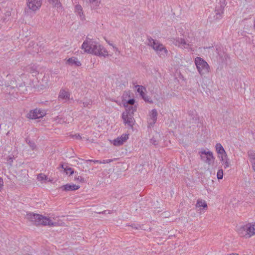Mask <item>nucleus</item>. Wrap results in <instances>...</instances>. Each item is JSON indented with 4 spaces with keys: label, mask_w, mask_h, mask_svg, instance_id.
I'll use <instances>...</instances> for the list:
<instances>
[{
    "label": "nucleus",
    "mask_w": 255,
    "mask_h": 255,
    "mask_svg": "<svg viewBox=\"0 0 255 255\" xmlns=\"http://www.w3.org/2000/svg\"><path fill=\"white\" fill-rule=\"evenodd\" d=\"M85 52L95 55L105 57L108 55V51L99 43L89 39L85 41L82 45Z\"/></svg>",
    "instance_id": "obj_1"
},
{
    "label": "nucleus",
    "mask_w": 255,
    "mask_h": 255,
    "mask_svg": "<svg viewBox=\"0 0 255 255\" xmlns=\"http://www.w3.org/2000/svg\"><path fill=\"white\" fill-rule=\"evenodd\" d=\"M26 218L31 222L32 224L36 226L43 225L53 226H55L56 224V223H54L49 218L33 213L27 214Z\"/></svg>",
    "instance_id": "obj_2"
},
{
    "label": "nucleus",
    "mask_w": 255,
    "mask_h": 255,
    "mask_svg": "<svg viewBox=\"0 0 255 255\" xmlns=\"http://www.w3.org/2000/svg\"><path fill=\"white\" fill-rule=\"evenodd\" d=\"M147 45L151 46L160 57H165L168 54V50L162 44L151 37L147 38Z\"/></svg>",
    "instance_id": "obj_3"
},
{
    "label": "nucleus",
    "mask_w": 255,
    "mask_h": 255,
    "mask_svg": "<svg viewBox=\"0 0 255 255\" xmlns=\"http://www.w3.org/2000/svg\"><path fill=\"white\" fill-rule=\"evenodd\" d=\"M238 234L241 237L249 238L255 235V223H249L237 229Z\"/></svg>",
    "instance_id": "obj_4"
},
{
    "label": "nucleus",
    "mask_w": 255,
    "mask_h": 255,
    "mask_svg": "<svg viewBox=\"0 0 255 255\" xmlns=\"http://www.w3.org/2000/svg\"><path fill=\"white\" fill-rule=\"evenodd\" d=\"M135 111L136 108L131 106V109L129 108L122 114V118L125 124L130 127H132L134 125L135 121L133 117V115Z\"/></svg>",
    "instance_id": "obj_5"
},
{
    "label": "nucleus",
    "mask_w": 255,
    "mask_h": 255,
    "mask_svg": "<svg viewBox=\"0 0 255 255\" xmlns=\"http://www.w3.org/2000/svg\"><path fill=\"white\" fill-rule=\"evenodd\" d=\"M195 63L198 72L201 75H205L209 72V66L208 63L200 57L195 58Z\"/></svg>",
    "instance_id": "obj_6"
},
{
    "label": "nucleus",
    "mask_w": 255,
    "mask_h": 255,
    "mask_svg": "<svg viewBox=\"0 0 255 255\" xmlns=\"http://www.w3.org/2000/svg\"><path fill=\"white\" fill-rule=\"evenodd\" d=\"M200 153L201 158L204 162L208 165H211L213 163L215 158L211 151L202 150Z\"/></svg>",
    "instance_id": "obj_7"
},
{
    "label": "nucleus",
    "mask_w": 255,
    "mask_h": 255,
    "mask_svg": "<svg viewBox=\"0 0 255 255\" xmlns=\"http://www.w3.org/2000/svg\"><path fill=\"white\" fill-rule=\"evenodd\" d=\"M172 43L182 49H190L191 45L187 43L185 40L182 38H173Z\"/></svg>",
    "instance_id": "obj_8"
},
{
    "label": "nucleus",
    "mask_w": 255,
    "mask_h": 255,
    "mask_svg": "<svg viewBox=\"0 0 255 255\" xmlns=\"http://www.w3.org/2000/svg\"><path fill=\"white\" fill-rule=\"evenodd\" d=\"M45 115L44 110L36 109L33 111H31L27 114V117L31 119H39L43 117Z\"/></svg>",
    "instance_id": "obj_9"
},
{
    "label": "nucleus",
    "mask_w": 255,
    "mask_h": 255,
    "mask_svg": "<svg viewBox=\"0 0 255 255\" xmlns=\"http://www.w3.org/2000/svg\"><path fill=\"white\" fill-rule=\"evenodd\" d=\"M42 0H28L27 6L30 10L35 11L41 5Z\"/></svg>",
    "instance_id": "obj_10"
},
{
    "label": "nucleus",
    "mask_w": 255,
    "mask_h": 255,
    "mask_svg": "<svg viewBox=\"0 0 255 255\" xmlns=\"http://www.w3.org/2000/svg\"><path fill=\"white\" fill-rule=\"evenodd\" d=\"M11 89H14V91H16V92H19L20 93H24L27 91L26 88L24 83H21L19 84L18 87L16 86L15 87L8 85L7 87V90L10 91Z\"/></svg>",
    "instance_id": "obj_11"
},
{
    "label": "nucleus",
    "mask_w": 255,
    "mask_h": 255,
    "mask_svg": "<svg viewBox=\"0 0 255 255\" xmlns=\"http://www.w3.org/2000/svg\"><path fill=\"white\" fill-rule=\"evenodd\" d=\"M157 117V112L156 110L153 109L151 111V114L150 115V117L148 121L149 127H151L153 126V125L155 124L156 122Z\"/></svg>",
    "instance_id": "obj_12"
},
{
    "label": "nucleus",
    "mask_w": 255,
    "mask_h": 255,
    "mask_svg": "<svg viewBox=\"0 0 255 255\" xmlns=\"http://www.w3.org/2000/svg\"><path fill=\"white\" fill-rule=\"evenodd\" d=\"M128 138V134H124L113 140V144L115 146L122 145Z\"/></svg>",
    "instance_id": "obj_13"
},
{
    "label": "nucleus",
    "mask_w": 255,
    "mask_h": 255,
    "mask_svg": "<svg viewBox=\"0 0 255 255\" xmlns=\"http://www.w3.org/2000/svg\"><path fill=\"white\" fill-rule=\"evenodd\" d=\"M66 64L71 66H75L78 67L81 65L80 61L78 60L77 57H75L68 58L66 61Z\"/></svg>",
    "instance_id": "obj_14"
},
{
    "label": "nucleus",
    "mask_w": 255,
    "mask_h": 255,
    "mask_svg": "<svg viewBox=\"0 0 255 255\" xmlns=\"http://www.w3.org/2000/svg\"><path fill=\"white\" fill-rule=\"evenodd\" d=\"M80 188V186L75 184H67L60 187V189L63 191H75L78 189Z\"/></svg>",
    "instance_id": "obj_15"
},
{
    "label": "nucleus",
    "mask_w": 255,
    "mask_h": 255,
    "mask_svg": "<svg viewBox=\"0 0 255 255\" xmlns=\"http://www.w3.org/2000/svg\"><path fill=\"white\" fill-rule=\"evenodd\" d=\"M69 94L67 91L61 89L59 94V98L62 99L68 100L69 99Z\"/></svg>",
    "instance_id": "obj_16"
},
{
    "label": "nucleus",
    "mask_w": 255,
    "mask_h": 255,
    "mask_svg": "<svg viewBox=\"0 0 255 255\" xmlns=\"http://www.w3.org/2000/svg\"><path fill=\"white\" fill-rule=\"evenodd\" d=\"M216 149L218 154L225 153L226 152L221 143H218L216 144Z\"/></svg>",
    "instance_id": "obj_17"
},
{
    "label": "nucleus",
    "mask_w": 255,
    "mask_h": 255,
    "mask_svg": "<svg viewBox=\"0 0 255 255\" xmlns=\"http://www.w3.org/2000/svg\"><path fill=\"white\" fill-rule=\"evenodd\" d=\"M197 207H202L204 209L207 208V204L206 202L202 200H198L196 205Z\"/></svg>",
    "instance_id": "obj_18"
},
{
    "label": "nucleus",
    "mask_w": 255,
    "mask_h": 255,
    "mask_svg": "<svg viewBox=\"0 0 255 255\" xmlns=\"http://www.w3.org/2000/svg\"><path fill=\"white\" fill-rule=\"evenodd\" d=\"M136 87L137 88V92H138L140 94L141 96H143V95H145V93L144 92V91L145 90V87L140 85H137Z\"/></svg>",
    "instance_id": "obj_19"
},
{
    "label": "nucleus",
    "mask_w": 255,
    "mask_h": 255,
    "mask_svg": "<svg viewBox=\"0 0 255 255\" xmlns=\"http://www.w3.org/2000/svg\"><path fill=\"white\" fill-rule=\"evenodd\" d=\"M135 101L133 99H129L127 102V105H125L126 110L128 109L129 108L131 109V107H133V104H134Z\"/></svg>",
    "instance_id": "obj_20"
},
{
    "label": "nucleus",
    "mask_w": 255,
    "mask_h": 255,
    "mask_svg": "<svg viewBox=\"0 0 255 255\" xmlns=\"http://www.w3.org/2000/svg\"><path fill=\"white\" fill-rule=\"evenodd\" d=\"M47 178V176L43 173L39 174L37 175V179H38V180L40 181L46 180Z\"/></svg>",
    "instance_id": "obj_21"
},
{
    "label": "nucleus",
    "mask_w": 255,
    "mask_h": 255,
    "mask_svg": "<svg viewBox=\"0 0 255 255\" xmlns=\"http://www.w3.org/2000/svg\"><path fill=\"white\" fill-rule=\"evenodd\" d=\"M216 15H221L223 13V7L220 5L219 7H216L215 10Z\"/></svg>",
    "instance_id": "obj_22"
},
{
    "label": "nucleus",
    "mask_w": 255,
    "mask_h": 255,
    "mask_svg": "<svg viewBox=\"0 0 255 255\" xmlns=\"http://www.w3.org/2000/svg\"><path fill=\"white\" fill-rule=\"evenodd\" d=\"M222 162V165L224 166V168H227L230 166V163L228 158L226 159V160L223 161Z\"/></svg>",
    "instance_id": "obj_23"
},
{
    "label": "nucleus",
    "mask_w": 255,
    "mask_h": 255,
    "mask_svg": "<svg viewBox=\"0 0 255 255\" xmlns=\"http://www.w3.org/2000/svg\"><path fill=\"white\" fill-rule=\"evenodd\" d=\"M218 157L221 161L226 160V159H227L228 158L227 155V153L226 152H225V153L219 154Z\"/></svg>",
    "instance_id": "obj_24"
},
{
    "label": "nucleus",
    "mask_w": 255,
    "mask_h": 255,
    "mask_svg": "<svg viewBox=\"0 0 255 255\" xmlns=\"http://www.w3.org/2000/svg\"><path fill=\"white\" fill-rule=\"evenodd\" d=\"M75 10L76 12H77L78 14L81 15V14H83L82 11V8L81 5H76L75 6Z\"/></svg>",
    "instance_id": "obj_25"
},
{
    "label": "nucleus",
    "mask_w": 255,
    "mask_h": 255,
    "mask_svg": "<svg viewBox=\"0 0 255 255\" xmlns=\"http://www.w3.org/2000/svg\"><path fill=\"white\" fill-rule=\"evenodd\" d=\"M65 172L67 174L69 173L70 175H72L74 173V170L71 167H69L68 166H66Z\"/></svg>",
    "instance_id": "obj_26"
},
{
    "label": "nucleus",
    "mask_w": 255,
    "mask_h": 255,
    "mask_svg": "<svg viewBox=\"0 0 255 255\" xmlns=\"http://www.w3.org/2000/svg\"><path fill=\"white\" fill-rule=\"evenodd\" d=\"M248 155L252 159L251 161L255 160V153L254 151H249L248 152Z\"/></svg>",
    "instance_id": "obj_27"
},
{
    "label": "nucleus",
    "mask_w": 255,
    "mask_h": 255,
    "mask_svg": "<svg viewBox=\"0 0 255 255\" xmlns=\"http://www.w3.org/2000/svg\"><path fill=\"white\" fill-rule=\"evenodd\" d=\"M217 178L218 179H222L223 177V171L222 169H220L217 172Z\"/></svg>",
    "instance_id": "obj_28"
},
{
    "label": "nucleus",
    "mask_w": 255,
    "mask_h": 255,
    "mask_svg": "<svg viewBox=\"0 0 255 255\" xmlns=\"http://www.w3.org/2000/svg\"><path fill=\"white\" fill-rule=\"evenodd\" d=\"M49 2L54 6L58 7L60 5V3L58 0H49Z\"/></svg>",
    "instance_id": "obj_29"
},
{
    "label": "nucleus",
    "mask_w": 255,
    "mask_h": 255,
    "mask_svg": "<svg viewBox=\"0 0 255 255\" xmlns=\"http://www.w3.org/2000/svg\"><path fill=\"white\" fill-rule=\"evenodd\" d=\"M150 143L154 145H156L158 143V140L154 137L150 139Z\"/></svg>",
    "instance_id": "obj_30"
},
{
    "label": "nucleus",
    "mask_w": 255,
    "mask_h": 255,
    "mask_svg": "<svg viewBox=\"0 0 255 255\" xmlns=\"http://www.w3.org/2000/svg\"><path fill=\"white\" fill-rule=\"evenodd\" d=\"M75 180L78 181L80 182H84V178L83 177L80 176H76L75 177Z\"/></svg>",
    "instance_id": "obj_31"
},
{
    "label": "nucleus",
    "mask_w": 255,
    "mask_h": 255,
    "mask_svg": "<svg viewBox=\"0 0 255 255\" xmlns=\"http://www.w3.org/2000/svg\"><path fill=\"white\" fill-rule=\"evenodd\" d=\"M86 162H93L95 163H101V160H92V159H88L86 160Z\"/></svg>",
    "instance_id": "obj_32"
},
{
    "label": "nucleus",
    "mask_w": 255,
    "mask_h": 255,
    "mask_svg": "<svg viewBox=\"0 0 255 255\" xmlns=\"http://www.w3.org/2000/svg\"><path fill=\"white\" fill-rule=\"evenodd\" d=\"M130 226L132 228H134V229H139V228H140V226L137 224H133L132 225H130Z\"/></svg>",
    "instance_id": "obj_33"
},
{
    "label": "nucleus",
    "mask_w": 255,
    "mask_h": 255,
    "mask_svg": "<svg viewBox=\"0 0 255 255\" xmlns=\"http://www.w3.org/2000/svg\"><path fill=\"white\" fill-rule=\"evenodd\" d=\"M141 97L145 101L150 102V101H149V98L145 94V95H143V96H142Z\"/></svg>",
    "instance_id": "obj_34"
},
{
    "label": "nucleus",
    "mask_w": 255,
    "mask_h": 255,
    "mask_svg": "<svg viewBox=\"0 0 255 255\" xmlns=\"http://www.w3.org/2000/svg\"><path fill=\"white\" fill-rule=\"evenodd\" d=\"M113 161L112 159H107V160H103V161H101L100 164H105V163H108Z\"/></svg>",
    "instance_id": "obj_35"
},
{
    "label": "nucleus",
    "mask_w": 255,
    "mask_h": 255,
    "mask_svg": "<svg viewBox=\"0 0 255 255\" xmlns=\"http://www.w3.org/2000/svg\"><path fill=\"white\" fill-rule=\"evenodd\" d=\"M3 186V179L0 177V190L2 189Z\"/></svg>",
    "instance_id": "obj_36"
},
{
    "label": "nucleus",
    "mask_w": 255,
    "mask_h": 255,
    "mask_svg": "<svg viewBox=\"0 0 255 255\" xmlns=\"http://www.w3.org/2000/svg\"><path fill=\"white\" fill-rule=\"evenodd\" d=\"M252 164V167L253 170L255 171V160L251 161Z\"/></svg>",
    "instance_id": "obj_37"
},
{
    "label": "nucleus",
    "mask_w": 255,
    "mask_h": 255,
    "mask_svg": "<svg viewBox=\"0 0 255 255\" xmlns=\"http://www.w3.org/2000/svg\"><path fill=\"white\" fill-rule=\"evenodd\" d=\"M67 166L66 164H61V167L64 170V171H65V166Z\"/></svg>",
    "instance_id": "obj_38"
},
{
    "label": "nucleus",
    "mask_w": 255,
    "mask_h": 255,
    "mask_svg": "<svg viewBox=\"0 0 255 255\" xmlns=\"http://www.w3.org/2000/svg\"><path fill=\"white\" fill-rule=\"evenodd\" d=\"M30 146L32 147V149H34L35 147V145L34 143H30Z\"/></svg>",
    "instance_id": "obj_39"
},
{
    "label": "nucleus",
    "mask_w": 255,
    "mask_h": 255,
    "mask_svg": "<svg viewBox=\"0 0 255 255\" xmlns=\"http://www.w3.org/2000/svg\"><path fill=\"white\" fill-rule=\"evenodd\" d=\"M104 214H110L111 211L110 210H105L104 212H102Z\"/></svg>",
    "instance_id": "obj_40"
},
{
    "label": "nucleus",
    "mask_w": 255,
    "mask_h": 255,
    "mask_svg": "<svg viewBox=\"0 0 255 255\" xmlns=\"http://www.w3.org/2000/svg\"><path fill=\"white\" fill-rule=\"evenodd\" d=\"M108 43H109V45H110L112 46L113 47V48H115L117 51L118 50V48H117V47H115V46L113 45V44L110 43V42H108Z\"/></svg>",
    "instance_id": "obj_41"
},
{
    "label": "nucleus",
    "mask_w": 255,
    "mask_h": 255,
    "mask_svg": "<svg viewBox=\"0 0 255 255\" xmlns=\"http://www.w3.org/2000/svg\"><path fill=\"white\" fill-rule=\"evenodd\" d=\"M75 136H76V137L77 138H81L80 135L79 134L75 135Z\"/></svg>",
    "instance_id": "obj_42"
},
{
    "label": "nucleus",
    "mask_w": 255,
    "mask_h": 255,
    "mask_svg": "<svg viewBox=\"0 0 255 255\" xmlns=\"http://www.w3.org/2000/svg\"><path fill=\"white\" fill-rule=\"evenodd\" d=\"M83 105L84 107H86L88 106V105L86 103H83Z\"/></svg>",
    "instance_id": "obj_43"
},
{
    "label": "nucleus",
    "mask_w": 255,
    "mask_h": 255,
    "mask_svg": "<svg viewBox=\"0 0 255 255\" xmlns=\"http://www.w3.org/2000/svg\"><path fill=\"white\" fill-rule=\"evenodd\" d=\"M96 0H90V2H94Z\"/></svg>",
    "instance_id": "obj_44"
},
{
    "label": "nucleus",
    "mask_w": 255,
    "mask_h": 255,
    "mask_svg": "<svg viewBox=\"0 0 255 255\" xmlns=\"http://www.w3.org/2000/svg\"><path fill=\"white\" fill-rule=\"evenodd\" d=\"M254 28H255V24H254Z\"/></svg>",
    "instance_id": "obj_45"
}]
</instances>
